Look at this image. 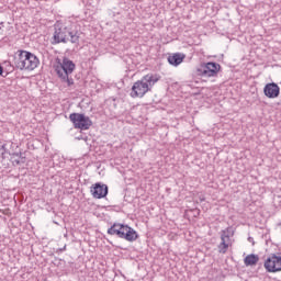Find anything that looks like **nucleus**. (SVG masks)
Segmentation results:
<instances>
[{
    "label": "nucleus",
    "instance_id": "1",
    "mask_svg": "<svg viewBox=\"0 0 281 281\" xmlns=\"http://www.w3.org/2000/svg\"><path fill=\"white\" fill-rule=\"evenodd\" d=\"M41 65V60L36 55L27 50H18L11 64L12 69H20V71H34Z\"/></svg>",
    "mask_w": 281,
    "mask_h": 281
},
{
    "label": "nucleus",
    "instance_id": "2",
    "mask_svg": "<svg viewBox=\"0 0 281 281\" xmlns=\"http://www.w3.org/2000/svg\"><path fill=\"white\" fill-rule=\"evenodd\" d=\"M157 82H159V76L153 74L144 76L140 80L134 82L130 93L131 98H144Z\"/></svg>",
    "mask_w": 281,
    "mask_h": 281
},
{
    "label": "nucleus",
    "instance_id": "3",
    "mask_svg": "<svg viewBox=\"0 0 281 281\" xmlns=\"http://www.w3.org/2000/svg\"><path fill=\"white\" fill-rule=\"evenodd\" d=\"M108 234L110 236H117V238H123V240H127L128 243H135L137 238H139V235L133 227L121 224V223H114L109 229Z\"/></svg>",
    "mask_w": 281,
    "mask_h": 281
},
{
    "label": "nucleus",
    "instance_id": "4",
    "mask_svg": "<svg viewBox=\"0 0 281 281\" xmlns=\"http://www.w3.org/2000/svg\"><path fill=\"white\" fill-rule=\"evenodd\" d=\"M53 38V45H58L59 43H69V41L74 45L80 44V33L78 31H68L67 27L56 29Z\"/></svg>",
    "mask_w": 281,
    "mask_h": 281
},
{
    "label": "nucleus",
    "instance_id": "5",
    "mask_svg": "<svg viewBox=\"0 0 281 281\" xmlns=\"http://www.w3.org/2000/svg\"><path fill=\"white\" fill-rule=\"evenodd\" d=\"M53 69L58 77L67 78V76H71L76 71V64L67 57L63 59L56 58Z\"/></svg>",
    "mask_w": 281,
    "mask_h": 281
},
{
    "label": "nucleus",
    "instance_id": "6",
    "mask_svg": "<svg viewBox=\"0 0 281 281\" xmlns=\"http://www.w3.org/2000/svg\"><path fill=\"white\" fill-rule=\"evenodd\" d=\"M69 120L72 122L74 127L79 128L80 131H89V128L93 126L91 119L85 114L71 113Z\"/></svg>",
    "mask_w": 281,
    "mask_h": 281
},
{
    "label": "nucleus",
    "instance_id": "7",
    "mask_svg": "<svg viewBox=\"0 0 281 281\" xmlns=\"http://www.w3.org/2000/svg\"><path fill=\"white\" fill-rule=\"evenodd\" d=\"M218 71H221V65L215 61L202 64L201 67L198 68L199 76H204L205 78H216Z\"/></svg>",
    "mask_w": 281,
    "mask_h": 281
},
{
    "label": "nucleus",
    "instance_id": "8",
    "mask_svg": "<svg viewBox=\"0 0 281 281\" xmlns=\"http://www.w3.org/2000/svg\"><path fill=\"white\" fill-rule=\"evenodd\" d=\"M232 228L221 231V243L217 246L218 254H227V250L232 246V239L229 238Z\"/></svg>",
    "mask_w": 281,
    "mask_h": 281
},
{
    "label": "nucleus",
    "instance_id": "9",
    "mask_svg": "<svg viewBox=\"0 0 281 281\" xmlns=\"http://www.w3.org/2000/svg\"><path fill=\"white\" fill-rule=\"evenodd\" d=\"M263 266L269 273H277V271H281V255H270Z\"/></svg>",
    "mask_w": 281,
    "mask_h": 281
},
{
    "label": "nucleus",
    "instance_id": "10",
    "mask_svg": "<svg viewBox=\"0 0 281 281\" xmlns=\"http://www.w3.org/2000/svg\"><path fill=\"white\" fill-rule=\"evenodd\" d=\"M90 192L93 199H104L106 194H109V187L106 184L97 182L93 187H91Z\"/></svg>",
    "mask_w": 281,
    "mask_h": 281
},
{
    "label": "nucleus",
    "instance_id": "11",
    "mask_svg": "<svg viewBox=\"0 0 281 281\" xmlns=\"http://www.w3.org/2000/svg\"><path fill=\"white\" fill-rule=\"evenodd\" d=\"M266 98L274 99L280 95V86L276 82L267 83L263 88Z\"/></svg>",
    "mask_w": 281,
    "mask_h": 281
},
{
    "label": "nucleus",
    "instance_id": "12",
    "mask_svg": "<svg viewBox=\"0 0 281 281\" xmlns=\"http://www.w3.org/2000/svg\"><path fill=\"white\" fill-rule=\"evenodd\" d=\"M183 60H186V54L183 53H175L168 57L169 65H172L173 67H179Z\"/></svg>",
    "mask_w": 281,
    "mask_h": 281
},
{
    "label": "nucleus",
    "instance_id": "13",
    "mask_svg": "<svg viewBox=\"0 0 281 281\" xmlns=\"http://www.w3.org/2000/svg\"><path fill=\"white\" fill-rule=\"evenodd\" d=\"M259 260H260V257H258V255L251 254L245 257L244 263L246 267H254L258 265Z\"/></svg>",
    "mask_w": 281,
    "mask_h": 281
},
{
    "label": "nucleus",
    "instance_id": "14",
    "mask_svg": "<svg viewBox=\"0 0 281 281\" xmlns=\"http://www.w3.org/2000/svg\"><path fill=\"white\" fill-rule=\"evenodd\" d=\"M63 82H67L68 87H71L74 85V78H69V75H66V77H59Z\"/></svg>",
    "mask_w": 281,
    "mask_h": 281
},
{
    "label": "nucleus",
    "instance_id": "15",
    "mask_svg": "<svg viewBox=\"0 0 281 281\" xmlns=\"http://www.w3.org/2000/svg\"><path fill=\"white\" fill-rule=\"evenodd\" d=\"M16 166H21V164H25V160H15Z\"/></svg>",
    "mask_w": 281,
    "mask_h": 281
},
{
    "label": "nucleus",
    "instance_id": "16",
    "mask_svg": "<svg viewBox=\"0 0 281 281\" xmlns=\"http://www.w3.org/2000/svg\"><path fill=\"white\" fill-rule=\"evenodd\" d=\"M0 76H3V67L0 66Z\"/></svg>",
    "mask_w": 281,
    "mask_h": 281
},
{
    "label": "nucleus",
    "instance_id": "17",
    "mask_svg": "<svg viewBox=\"0 0 281 281\" xmlns=\"http://www.w3.org/2000/svg\"><path fill=\"white\" fill-rule=\"evenodd\" d=\"M66 248H67V247L65 246L64 248L60 249V251H65Z\"/></svg>",
    "mask_w": 281,
    "mask_h": 281
}]
</instances>
